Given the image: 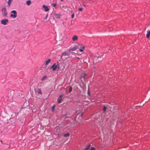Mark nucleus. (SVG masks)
Here are the masks:
<instances>
[{
	"instance_id": "5701e85b",
	"label": "nucleus",
	"mask_w": 150,
	"mask_h": 150,
	"mask_svg": "<svg viewBox=\"0 0 150 150\" xmlns=\"http://www.w3.org/2000/svg\"><path fill=\"white\" fill-rule=\"evenodd\" d=\"M74 13H73V14H72L71 16V18L72 19H73L74 18Z\"/></svg>"
},
{
	"instance_id": "aec40b11",
	"label": "nucleus",
	"mask_w": 150,
	"mask_h": 150,
	"mask_svg": "<svg viewBox=\"0 0 150 150\" xmlns=\"http://www.w3.org/2000/svg\"><path fill=\"white\" fill-rule=\"evenodd\" d=\"M72 91V88L71 87H70L69 89V92L71 93Z\"/></svg>"
},
{
	"instance_id": "1a4fd4ad",
	"label": "nucleus",
	"mask_w": 150,
	"mask_h": 150,
	"mask_svg": "<svg viewBox=\"0 0 150 150\" xmlns=\"http://www.w3.org/2000/svg\"><path fill=\"white\" fill-rule=\"evenodd\" d=\"M68 54V53L66 51H65L62 53L61 58L63 56H66Z\"/></svg>"
},
{
	"instance_id": "6ab92c4d",
	"label": "nucleus",
	"mask_w": 150,
	"mask_h": 150,
	"mask_svg": "<svg viewBox=\"0 0 150 150\" xmlns=\"http://www.w3.org/2000/svg\"><path fill=\"white\" fill-rule=\"evenodd\" d=\"M106 109H107V107L105 106H104V107H103V112H105L106 110Z\"/></svg>"
},
{
	"instance_id": "c756f323",
	"label": "nucleus",
	"mask_w": 150,
	"mask_h": 150,
	"mask_svg": "<svg viewBox=\"0 0 150 150\" xmlns=\"http://www.w3.org/2000/svg\"><path fill=\"white\" fill-rule=\"evenodd\" d=\"M83 5H84V6H86V5L85 4H84V3L83 4Z\"/></svg>"
},
{
	"instance_id": "dca6fc26",
	"label": "nucleus",
	"mask_w": 150,
	"mask_h": 150,
	"mask_svg": "<svg viewBox=\"0 0 150 150\" xmlns=\"http://www.w3.org/2000/svg\"><path fill=\"white\" fill-rule=\"evenodd\" d=\"M3 12V15L4 16H7V12L6 11H4V12Z\"/></svg>"
},
{
	"instance_id": "f3484780",
	"label": "nucleus",
	"mask_w": 150,
	"mask_h": 150,
	"mask_svg": "<svg viewBox=\"0 0 150 150\" xmlns=\"http://www.w3.org/2000/svg\"><path fill=\"white\" fill-rule=\"evenodd\" d=\"M70 135V134L69 133H68L67 134H65L64 135V137H67L69 136Z\"/></svg>"
},
{
	"instance_id": "39448f33",
	"label": "nucleus",
	"mask_w": 150,
	"mask_h": 150,
	"mask_svg": "<svg viewBox=\"0 0 150 150\" xmlns=\"http://www.w3.org/2000/svg\"><path fill=\"white\" fill-rule=\"evenodd\" d=\"M64 95H60L58 98L57 99L58 103H61L62 100V98L63 97Z\"/></svg>"
},
{
	"instance_id": "6e6552de",
	"label": "nucleus",
	"mask_w": 150,
	"mask_h": 150,
	"mask_svg": "<svg viewBox=\"0 0 150 150\" xmlns=\"http://www.w3.org/2000/svg\"><path fill=\"white\" fill-rule=\"evenodd\" d=\"M42 7L45 9V12H47L49 11V9L47 6H45V5H43L42 6Z\"/></svg>"
},
{
	"instance_id": "4be33fe9",
	"label": "nucleus",
	"mask_w": 150,
	"mask_h": 150,
	"mask_svg": "<svg viewBox=\"0 0 150 150\" xmlns=\"http://www.w3.org/2000/svg\"><path fill=\"white\" fill-rule=\"evenodd\" d=\"M56 4H52L53 6L55 8H57L56 6Z\"/></svg>"
},
{
	"instance_id": "4468645a",
	"label": "nucleus",
	"mask_w": 150,
	"mask_h": 150,
	"mask_svg": "<svg viewBox=\"0 0 150 150\" xmlns=\"http://www.w3.org/2000/svg\"><path fill=\"white\" fill-rule=\"evenodd\" d=\"M47 78V76L46 75L44 76H43L42 79V81H44Z\"/></svg>"
},
{
	"instance_id": "9d476101",
	"label": "nucleus",
	"mask_w": 150,
	"mask_h": 150,
	"mask_svg": "<svg viewBox=\"0 0 150 150\" xmlns=\"http://www.w3.org/2000/svg\"><path fill=\"white\" fill-rule=\"evenodd\" d=\"M51 61V59H48L45 62V65H47Z\"/></svg>"
},
{
	"instance_id": "f257e3e1",
	"label": "nucleus",
	"mask_w": 150,
	"mask_h": 150,
	"mask_svg": "<svg viewBox=\"0 0 150 150\" xmlns=\"http://www.w3.org/2000/svg\"><path fill=\"white\" fill-rule=\"evenodd\" d=\"M79 45H80V44L78 43L75 44L74 46L71 47L69 49V51L70 52L72 53V51H75L77 49H79ZM81 46V45H80Z\"/></svg>"
},
{
	"instance_id": "2eb2a0df",
	"label": "nucleus",
	"mask_w": 150,
	"mask_h": 150,
	"mask_svg": "<svg viewBox=\"0 0 150 150\" xmlns=\"http://www.w3.org/2000/svg\"><path fill=\"white\" fill-rule=\"evenodd\" d=\"M13 0H8V6H10L11 4V2Z\"/></svg>"
},
{
	"instance_id": "f8f14e48",
	"label": "nucleus",
	"mask_w": 150,
	"mask_h": 150,
	"mask_svg": "<svg viewBox=\"0 0 150 150\" xmlns=\"http://www.w3.org/2000/svg\"><path fill=\"white\" fill-rule=\"evenodd\" d=\"M55 17L56 18H59L60 17V15L59 14H55Z\"/></svg>"
},
{
	"instance_id": "412c9836",
	"label": "nucleus",
	"mask_w": 150,
	"mask_h": 150,
	"mask_svg": "<svg viewBox=\"0 0 150 150\" xmlns=\"http://www.w3.org/2000/svg\"><path fill=\"white\" fill-rule=\"evenodd\" d=\"M86 74L85 73H83L82 75V76L83 77H84L86 76Z\"/></svg>"
},
{
	"instance_id": "20e7f679",
	"label": "nucleus",
	"mask_w": 150,
	"mask_h": 150,
	"mask_svg": "<svg viewBox=\"0 0 150 150\" xmlns=\"http://www.w3.org/2000/svg\"><path fill=\"white\" fill-rule=\"evenodd\" d=\"M8 21L7 19L2 20L1 21V23L3 25H6L7 24Z\"/></svg>"
},
{
	"instance_id": "c85d7f7f",
	"label": "nucleus",
	"mask_w": 150,
	"mask_h": 150,
	"mask_svg": "<svg viewBox=\"0 0 150 150\" xmlns=\"http://www.w3.org/2000/svg\"><path fill=\"white\" fill-rule=\"evenodd\" d=\"M82 114L80 116V117H82Z\"/></svg>"
},
{
	"instance_id": "a211bd4d",
	"label": "nucleus",
	"mask_w": 150,
	"mask_h": 150,
	"mask_svg": "<svg viewBox=\"0 0 150 150\" xmlns=\"http://www.w3.org/2000/svg\"><path fill=\"white\" fill-rule=\"evenodd\" d=\"M6 11V8L5 7H3L1 9V11L2 12H4Z\"/></svg>"
},
{
	"instance_id": "a878e982",
	"label": "nucleus",
	"mask_w": 150,
	"mask_h": 150,
	"mask_svg": "<svg viewBox=\"0 0 150 150\" xmlns=\"http://www.w3.org/2000/svg\"><path fill=\"white\" fill-rule=\"evenodd\" d=\"M79 10L80 11H82V8H79Z\"/></svg>"
},
{
	"instance_id": "bb28decb",
	"label": "nucleus",
	"mask_w": 150,
	"mask_h": 150,
	"mask_svg": "<svg viewBox=\"0 0 150 150\" xmlns=\"http://www.w3.org/2000/svg\"><path fill=\"white\" fill-rule=\"evenodd\" d=\"M38 93H41H41H42L41 92V91H40V89H39V91H38Z\"/></svg>"
},
{
	"instance_id": "b1692460",
	"label": "nucleus",
	"mask_w": 150,
	"mask_h": 150,
	"mask_svg": "<svg viewBox=\"0 0 150 150\" xmlns=\"http://www.w3.org/2000/svg\"><path fill=\"white\" fill-rule=\"evenodd\" d=\"M89 150H95V148L94 147H92Z\"/></svg>"
},
{
	"instance_id": "9b49d317",
	"label": "nucleus",
	"mask_w": 150,
	"mask_h": 150,
	"mask_svg": "<svg viewBox=\"0 0 150 150\" xmlns=\"http://www.w3.org/2000/svg\"><path fill=\"white\" fill-rule=\"evenodd\" d=\"M90 144L88 145L84 150H88L90 148Z\"/></svg>"
},
{
	"instance_id": "393cba45",
	"label": "nucleus",
	"mask_w": 150,
	"mask_h": 150,
	"mask_svg": "<svg viewBox=\"0 0 150 150\" xmlns=\"http://www.w3.org/2000/svg\"><path fill=\"white\" fill-rule=\"evenodd\" d=\"M52 110L53 111L54 110V106H53L52 108Z\"/></svg>"
},
{
	"instance_id": "0eeeda50",
	"label": "nucleus",
	"mask_w": 150,
	"mask_h": 150,
	"mask_svg": "<svg viewBox=\"0 0 150 150\" xmlns=\"http://www.w3.org/2000/svg\"><path fill=\"white\" fill-rule=\"evenodd\" d=\"M78 39V37L76 35H74L72 38V40L73 41H76Z\"/></svg>"
},
{
	"instance_id": "cd10ccee",
	"label": "nucleus",
	"mask_w": 150,
	"mask_h": 150,
	"mask_svg": "<svg viewBox=\"0 0 150 150\" xmlns=\"http://www.w3.org/2000/svg\"><path fill=\"white\" fill-rule=\"evenodd\" d=\"M48 16V15H47L46 17L45 18V19H46Z\"/></svg>"
},
{
	"instance_id": "7c9ffc66",
	"label": "nucleus",
	"mask_w": 150,
	"mask_h": 150,
	"mask_svg": "<svg viewBox=\"0 0 150 150\" xmlns=\"http://www.w3.org/2000/svg\"><path fill=\"white\" fill-rule=\"evenodd\" d=\"M1 143H2V141H1Z\"/></svg>"
},
{
	"instance_id": "f03ea898",
	"label": "nucleus",
	"mask_w": 150,
	"mask_h": 150,
	"mask_svg": "<svg viewBox=\"0 0 150 150\" xmlns=\"http://www.w3.org/2000/svg\"><path fill=\"white\" fill-rule=\"evenodd\" d=\"M11 13L14 14H11V17H13L14 18H16L17 17V12L15 10H13L11 11Z\"/></svg>"
},
{
	"instance_id": "2f4dec72",
	"label": "nucleus",
	"mask_w": 150,
	"mask_h": 150,
	"mask_svg": "<svg viewBox=\"0 0 150 150\" xmlns=\"http://www.w3.org/2000/svg\"><path fill=\"white\" fill-rule=\"evenodd\" d=\"M59 69V67H58V69Z\"/></svg>"
},
{
	"instance_id": "ddd939ff",
	"label": "nucleus",
	"mask_w": 150,
	"mask_h": 150,
	"mask_svg": "<svg viewBox=\"0 0 150 150\" xmlns=\"http://www.w3.org/2000/svg\"><path fill=\"white\" fill-rule=\"evenodd\" d=\"M31 3V1L30 0L27 1L26 2V4L28 6L30 5V4Z\"/></svg>"
},
{
	"instance_id": "7ed1b4c3",
	"label": "nucleus",
	"mask_w": 150,
	"mask_h": 150,
	"mask_svg": "<svg viewBox=\"0 0 150 150\" xmlns=\"http://www.w3.org/2000/svg\"><path fill=\"white\" fill-rule=\"evenodd\" d=\"M80 45H81H81H79V48H80L79 49V51L80 52H82L85 49V47L84 46H83L81 44H80Z\"/></svg>"
},
{
	"instance_id": "423d86ee",
	"label": "nucleus",
	"mask_w": 150,
	"mask_h": 150,
	"mask_svg": "<svg viewBox=\"0 0 150 150\" xmlns=\"http://www.w3.org/2000/svg\"><path fill=\"white\" fill-rule=\"evenodd\" d=\"M57 67V65L55 63H54L51 67V69H52L53 71H55Z\"/></svg>"
},
{
	"instance_id": "473e14b6",
	"label": "nucleus",
	"mask_w": 150,
	"mask_h": 150,
	"mask_svg": "<svg viewBox=\"0 0 150 150\" xmlns=\"http://www.w3.org/2000/svg\"><path fill=\"white\" fill-rule=\"evenodd\" d=\"M61 0V1H63V0Z\"/></svg>"
}]
</instances>
